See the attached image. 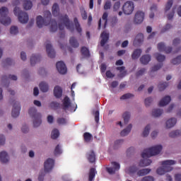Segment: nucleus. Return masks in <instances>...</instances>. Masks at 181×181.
Returning a JSON list of instances; mask_svg holds the SVG:
<instances>
[{"instance_id": "obj_1", "label": "nucleus", "mask_w": 181, "mask_h": 181, "mask_svg": "<svg viewBox=\"0 0 181 181\" xmlns=\"http://www.w3.org/2000/svg\"><path fill=\"white\" fill-rule=\"evenodd\" d=\"M162 145H157L144 149L143 153H141V158H143V159L139 162V166H149V165L152 163V160L148 158H151V156H156V155H159L162 151Z\"/></svg>"}, {"instance_id": "obj_2", "label": "nucleus", "mask_w": 181, "mask_h": 181, "mask_svg": "<svg viewBox=\"0 0 181 181\" xmlns=\"http://www.w3.org/2000/svg\"><path fill=\"white\" fill-rule=\"evenodd\" d=\"M50 26V32H56L57 30V22L52 19V13L49 11L44 12V18L42 16H37V25L40 29L43 26Z\"/></svg>"}, {"instance_id": "obj_3", "label": "nucleus", "mask_w": 181, "mask_h": 181, "mask_svg": "<svg viewBox=\"0 0 181 181\" xmlns=\"http://www.w3.org/2000/svg\"><path fill=\"white\" fill-rule=\"evenodd\" d=\"M64 26L70 30V32H74V25L73 22L70 21L69 16L67 14L59 16V37L60 39H64L66 33L64 32Z\"/></svg>"}, {"instance_id": "obj_4", "label": "nucleus", "mask_w": 181, "mask_h": 181, "mask_svg": "<svg viewBox=\"0 0 181 181\" xmlns=\"http://www.w3.org/2000/svg\"><path fill=\"white\" fill-rule=\"evenodd\" d=\"M176 161L173 160H167L161 162V165L163 167L158 168L156 170L158 175H165L166 172H172L173 170V168L172 165H175Z\"/></svg>"}, {"instance_id": "obj_5", "label": "nucleus", "mask_w": 181, "mask_h": 181, "mask_svg": "<svg viewBox=\"0 0 181 181\" xmlns=\"http://www.w3.org/2000/svg\"><path fill=\"white\" fill-rule=\"evenodd\" d=\"M29 115L33 118V125L35 128L40 126L42 124V115L37 112L36 107H30L28 111Z\"/></svg>"}, {"instance_id": "obj_6", "label": "nucleus", "mask_w": 181, "mask_h": 181, "mask_svg": "<svg viewBox=\"0 0 181 181\" xmlns=\"http://www.w3.org/2000/svg\"><path fill=\"white\" fill-rule=\"evenodd\" d=\"M9 13V10L6 7H1L0 8V22L4 26H8L11 22V18L8 16Z\"/></svg>"}, {"instance_id": "obj_7", "label": "nucleus", "mask_w": 181, "mask_h": 181, "mask_svg": "<svg viewBox=\"0 0 181 181\" xmlns=\"http://www.w3.org/2000/svg\"><path fill=\"white\" fill-rule=\"evenodd\" d=\"M13 12L16 16H18L21 23H28L29 21V15H28L26 12L22 11L19 7H15Z\"/></svg>"}, {"instance_id": "obj_8", "label": "nucleus", "mask_w": 181, "mask_h": 181, "mask_svg": "<svg viewBox=\"0 0 181 181\" xmlns=\"http://www.w3.org/2000/svg\"><path fill=\"white\" fill-rule=\"evenodd\" d=\"M134 9H135V6L134 2L131 1H127L122 6V11L124 15H132V12H134Z\"/></svg>"}, {"instance_id": "obj_9", "label": "nucleus", "mask_w": 181, "mask_h": 181, "mask_svg": "<svg viewBox=\"0 0 181 181\" xmlns=\"http://www.w3.org/2000/svg\"><path fill=\"white\" fill-rule=\"evenodd\" d=\"M13 110L11 111V115L13 118H17L21 114V104L18 102L13 100Z\"/></svg>"}, {"instance_id": "obj_10", "label": "nucleus", "mask_w": 181, "mask_h": 181, "mask_svg": "<svg viewBox=\"0 0 181 181\" xmlns=\"http://www.w3.org/2000/svg\"><path fill=\"white\" fill-rule=\"evenodd\" d=\"M111 165V167L106 168V170L109 175H115V172H118L121 166L119 165V163L117 162H112Z\"/></svg>"}, {"instance_id": "obj_11", "label": "nucleus", "mask_w": 181, "mask_h": 181, "mask_svg": "<svg viewBox=\"0 0 181 181\" xmlns=\"http://www.w3.org/2000/svg\"><path fill=\"white\" fill-rule=\"evenodd\" d=\"M53 168H54V160L53 158H47L44 163L45 172H52Z\"/></svg>"}, {"instance_id": "obj_12", "label": "nucleus", "mask_w": 181, "mask_h": 181, "mask_svg": "<svg viewBox=\"0 0 181 181\" xmlns=\"http://www.w3.org/2000/svg\"><path fill=\"white\" fill-rule=\"evenodd\" d=\"M144 19H145V13L142 11H137L134 16V22L136 25H139L142 22H144Z\"/></svg>"}, {"instance_id": "obj_13", "label": "nucleus", "mask_w": 181, "mask_h": 181, "mask_svg": "<svg viewBox=\"0 0 181 181\" xmlns=\"http://www.w3.org/2000/svg\"><path fill=\"white\" fill-rule=\"evenodd\" d=\"M56 67L59 74H66L67 73V67L64 62L62 61L57 62Z\"/></svg>"}, {"instance_id": "obj_14", "label": "nucleus", "mask_w": 181, "mask_h": 181, "mask_svg": "<svg viewBox=\"0 0 181 181\" xmlns=\"http://www.w3.org/2000/svg\"><path fill=\"white\" fill-rule=\"evenodd\" d=\"M108 23V13L105 12L102 16V19L100 18L98 22V29L100 30L101 29V23L103 25V29L107 28V23Z\"/></svg>"}, {"instance_id": "obj_15", "label": "nucleus", "mask_w": 181, "mask_h": 181, "mask_svg": "<svg viewBox=\"0 0 181 181\" xmlns=\"http://www.w3.org/2000/svg\"><path fill=\"white\" fill-rule=\"evenodd\" d=\"M157 47L158 52H165V53H166L167 54L171 53L173 49L172 47H166V45H165V43L163 42H159Z\"/></svg>"}, {"instance_id": "obj_16", "label": "nucleus", "mask_w": 181, "mask_h": 181, "mask_svg": "<svg viewBox=\"0 0 181 181\" xmlns=\"http://www.w3.org/2000/svg\"><path fill=\"white\" fill-rule=\"evenodd\" d=\"M46 50L48 57H50V59H54L56 57V52L54 51V49H53V46L50 44L46 45Z\"/></svg>"}, {"instance_id": "obj_17", "label": "nucleus", "mask_w": 181, "mask_h": 181, "mask_svg": "<svg viewBox=\"0 0 181 181\" xmlns=\"http://www.w3.org/2000/svg\"><path fill=\"white\" fill-rule=\"evenodd\" d=\"M100 37L102 38L100 41V46L104 47V46H105V43H107V42H108V39H110V34L103 31L100 35Z\"/></svg>"}, {"instance_id": "obj_18", "label": "nucleus", "mask_w": 181, "mask_h": 181, "mask_svg": "<svg viewBox=\"0 0 181 181\" xmlns=\"http://www.w3.org/2000/svg\"><path fill=\"white\" fill-rule=\"evenodd\" d=\"M86 158L90 163H94L95 162V153L94 151L90 150L86 153Z\"/></svg>"}, {"instance_id": "obj_19", "label": "nucleus", "mask_w": 181, "mask_h": 181, "mask_svg": "<svg viewBox=\"0 0 181 181\" xmlns=\"http://www.w3.org/2000/svg\"><path fill=\"white\" fill-rule=\"evenodd\" d=\"M9 80H13V81H16V80H18V76L10 74L8 76L4 75L1 78L2 83H8Z\"/></svg>"}, {"instance_id": "obj_20", "label": "nucleus", "mask_w": 181, "mask_h": 181, "mask_svg": "<svg viewBox=\"0 0 181 181\" xmlns=\"http://www.w3.org/2000/svg\"><path fill=\"white\" fill-rule=\"evenodd\" d=\"M171 100L172 98H170V96L169 95L165 96L162 100H160L158 103V106L165 107V105H168V104L170 103Z\"/></svg>"}, {"instance_id": "obj_21", "label": "nucleus", "mask_w": 181, "mask_h": 181, "mask_svg": "<svg viewBox=\"0 0 181 181\" xmlns=\"http://www.w3.org/2000/svg\"><path fill=\"white\" fill-rule=\"evenodd\" d=\"M142 42H144V34L139 33L134 39V46H139Z\"/></svg>"}, {"instance_id": "obj_22", "label": "nucleus", "mask_w": 181, "mask_h": 181, "mask_svg": "<svg viewBox=\"0 0 181 181\" xmlns=\"http://www.w3.org/2000/svg\"><path fill=\"white\" fill-rule=\"evenodd\" d=\"M0 160L2 163H8L9 162V156L6 151H1L0 153Z\"/></svg>"}, {"instance_id": "obj_23", "label": "nucleus", "mask_w": 181, "mask_h": 181, "mask_svg": "<svg viewBox=\"0 0 181 181\" xmlns=\"http://www.w3.org/2000/svg\"><path fill=\"white\" fill-rule=\"evenodd\" d=\"M54 95L56 98H60L63 95V90L60 86H55L54 88Z\"/></svg>"}, {"instance_id": "obj_24", "label": "nucleus", "mask_w": 181, "mask_h": 181, "mask_svg": "<svg viewBox=\"0 0 181 181\" xmlns=\"http://www.w3.org/2000/svg\"><path fill=\"white\" fill-rule=\"evenodd\" d=\"M176 122H177V119H176V118L172 117V118L169 119L166 122V128H168V129L173 128V127H175V125H176Z\"/></svg>"}, {"instance_id": "obj_25", "label": "nucleus", "mask_w": 181, "mask_h": 181, "mask_svg": "<svg viewBox=\"0 0 181 181\" xmlns=\"http://www.w3.org/2000/svg\"><path fill=\"white\" fill-rule=\"evenodd\" d=\"M71 107V102H70V98L66 96L63 100V110H69Z\"/></svg>"}, {"instance_id": "obj_26", "label": "nucleus", "mask_w": 181, "mask_h": 181, "mask_svg": "<svg viewBox=\"0 0 181 181\" xmlns=\"http://www.w3.org/2000/svg\"><path fill=\"white\" fill-rule=\"evenodd\" d=\"M81 53L85 59H88V57L90 56V49H88L87 47H82L81 48Z\"/></svg>"}, {"instance_id": "obj_27", "label": "nucleus", "mask_w": 181, "mask_h": 181, "mask_svg": "<svg viewBox=\"0 0 181 181\" xmlns=\"http://www.w3.org/2000/svg\"><path fill=\"white\" fill-rule=\"evenodd\" d=\"M40 90L42 93H47L49 91V84L47 83L42 81L39 84Z\"/></svg>"}, {"instance_id": "obj_28", "label": "nucleus", "mask_w": 181, "mask_h": 181, "mask_svg": "<svg viewBox=\"0 0 181 181\" xmlns=\"http://www.w3.org/2000/svg\"><path fill=\"white\" fill-rule=\"evenodd\" d=\"M40 55L39 54H33L30 57V64L31 66H35L37 62H40Z\"/></svg>"}, {"instance_id": "obj_29", "label": "nucleus", "mask_w": 181, "mask_h": 181, "mask_svg": "<svg viewBox=\"0 0 181 181\" xmlns=\"http://www.w3.org/2000/svg\"><path fill=\"white\" fill-rule=\"evenodd\" d=\"M74 23L75 25V29L79 33V35H81V32H83V29L81 28V25H80V23L78 22V19L77 17H75L74 19Z\"/></svg>"}, {"instance_id": "obj_30", "label": "nucleus", "mask_w": 181, "mask_h": 181, "mask_svg": "<svg viewBox=\"0 0 181 181\" xmlns=\"http://www.w3.org/2000/svg\"><path fill=\"white\" fill-rule=\"evenodd\" d=\"M140 62H141V64H148V63H149V62H151V55H149V54L143 55L140 58Z\"/></svg>"}, {"instance_id": "obj_31", "label": "nucleus", "mask_w": 181, "mask_h": 181, "mask_svg": "<svg viewBox=\"0 0 181 181\" xmlns=\"http://www.w3.org/2000/svg\"><path fill=\"white\" fill-rule=\"evenodd\" d=\"M60 12V8L59 7V4L57 3H55L52 6V15L53 16H59Z\"/></svg>"}, {"instance_id": "obj_32", "label": "nucleus", "mask_w": 181, "mask_h": 181, "mask_svg": "<svg viewBox=\"0 0 181 181\" xmlns=\"http://www.w3.org/2000/svg\"><path fill=\"white\" fill-rule=\"evenodd\" d=\"M69 45L72 47H74L75 49L78 47L80 46V43H78V41H77V39L74 37H71L69 40Z\"/></svg>"}, {"instance_id": "obj_33", "label": "nucleus", "mask_w": 181, "mask_h": 181, "mask_svg": "<svg viewBox=\"0 0 181 181\" xmlns=\"http://www.w3.org/2000/svg\"><path fill=\"white\" fill-rule=\"evenodd\" d=\"M116 70H118L120 73L118 75V77H120L121 78H122V77H125L127 74V71H125V66H117Z\"/></svg>"}, {"instance_id": "obj_34", "label": "nucleus", "mask_w": 181, "mask_h": 181, "mask_svg": "<svg viewBox=\"0 0 181 181\" xmlns=\"http://www.w3.org/2000/svg\"><path fill=\"white\" fill-rule=\"evenodd\" d=\"M141 54H142V49H136L132 53V59H133V60H136V59H139V56H141Z\"/></svg>"}, {"instance_id": "obj_35", "label": "nucleus", "mask_w": 181, "mask_h": 181, "mask_svg": "<svg viewBox=\"0 0 181 181\" xmlns=\"http://www.w3.org/2000/svg\"><path fill=\"white\" fill-rule=\"evenodd\" d=\"M131 129H132V124H129L127 128L123 129L121 132H120V135L121 136H127V135H128V134H129V132H131Z\"/></svg>"}, {"instance_id": "obj_36", "label": "nucleus", "mask_w": 181, "mask_h": 181, "mask_svg": "<svg viewBox=\"0 0 181 181\" xmlns=\"http://www.w3.org/2000/svg\"><path fill=\"white\" fill-rule=\"evenodd\" d=\"M32 6H33V4H32V1L30 0L24 1L23 8L25 11H29L30 9H32Z\"/></svg>"}, {"instance_id": "obj_37", "label": "nucleus", "mask_w": 181, "mask_h": 181, "mask_svg": "<svg viewBox=\"0 0 181 181\" xmlns=\"http://www.w3.org/2000/svg\"><path fill=\"white\" fill-rule=\"evenodd\" d=\"M93 134H91L89 132H85L83 134V140L84 142H86L87 144L90 143V141L93 139Z\"/></svg>"}, {"instance_id": "obj_38", "label": "nucleus", "mask_w": 181, "mask_h": 181, "mask_svg": "<svg viewBox=\"0 0 181 181\" xmlns=\"http://www.w3.org/2000/svg\"><path fill=\"white\" fill-rule=\"evenodd\" d=\"M150 11H151V13L149 14V18L150 19H153V18L155 16V13L154 12H156V11H158V6L155 4H153L151 7Z\"/></svg>"}, {"instance_id": "obj_39", "label": "nucleus", "mask_w": 181, "mask_h": 181, "mask_svg": "<svg viewBox=\"0 0 181 181\" xmlns=\"http://www.w3.org/2000/svg\"><path fill=\"white\" fill-rule=\"evenodd\" d=\"M151 173V169L149 168H145V169H141L139 170L137 172L138 176H145L146 175H148V173Z\"/></svg>"}, {"instance_id": "obj_40", "label": "nucleus", "mask_w": 181, "mask_h": 181, "mask_svg": "<svg viewBox=\"0 0 181 181\" xmlns=\"http://www.w3.org/2000/svg\"><path fill=\"white\" fill-rule=\"evenodd\" d=\"M163 114V110L160 109H154L152 111V115L153 117H155L156 118L158 117H160Z\"/></svg>"}, {"instance_id": "obj_41", "label": "nucleus", "mask_w": 181, "mask_h": 181, "mask_svg": "<svg viewBox=\"0 0 181 181\" xmlns=\"http://www.w3.org/2000/svg\"><path fill=\"white\" fill-rule=\"evenodd\" d=\"M156 59L158 62V63H162L165 62V59H166V57L165 55L160 54L159 53H156L155 54Z\"/></svg>"}, {"instance_id": "obj_42", "label": "nucleus", "mask_w": 181, "mask_h": 181, "mask_svg": "<svg viewBox=\"0 0 181 181\" xmlns=\"http://www.w3.org/2000/svg\"><path fill=\"white\" fill-rule=\"evenodd\" d=\"M59 135H60V132H59V130L57 129H54V130H52L51 133V138L52 139H57Z\"/></svg>"}, {"instance_id": "obj_43", "label": "nucleus", "mask_w": 181, "mask_h": 181, "mask_svg": "<svg viewBox=\"0 0 181 181\" xmlns=\"http://www.w3.org/2000/svg\"><path fill=\"white\" fill-rule=\"evenodd\" d=\"M95 177V168H91L89 172L88 180L93 181Z\"/></svg>"}, {"instance_id": "obj_44", "label": "nucleus", "mask_w": 181, "mask_h": 181, "mask_svg": "<svg viewBox=\"0 0 181 181\" xmlns=\"http://www.w3.org/2000/svg\"><path fill=\"white\" fill-rule=\"evenodd\" d=\"M123 118H124V124H128V122H129V119L131 118V114L128 112H125L123 114Z\"/></svg>"}, {"instance_id": "obj_45", "label": "nucleus", "mask_w": 181, "mask_h": 181, "mask_svg": "<svg viewBox=\"0 0 181 181\" xmlns=\"http://www.w3.org/2000/svg\"><path fill=\"white\" fill-rule=\"evenodd\" d=\"M149 131H151V125L148 124L146 126V127L144 129L142 136L146 138V136H148L149 135Z\"/></svg>"}, {"instance_id": "obj_46", "label": "nucleus", "mask_w": 181, "mask_h": 181, "mask_svg": "<svg viewBox=\"0 0 181 181\" xmlns=\"http://www.w3.org/2000/svg\"><path fill=\"white\" fill-rule=\"evenodd\" d=\"M179 135H180V130H175V131L171 132L169 134V136L170 138H176V136H179Z\"/></svg>"}, {"instance_id": "obj_47", "label": "nucleus", "mask_w": 181, "mask_h": 181, "mask_svg": "<svg viewBox=\"0 0 181 181\" xmlns=\"http://www.w3.org/2000/svg\"><path fill=\"white\" fill-rule=\"evenodd\" d=\"M173 5V0H168L167 4H165V12H168V11H169L172 8Z\"/></svg>"}, {"instance_id": "obj_48", "label": "nucleus", "mask_w": 181, "mask_h": 181, "mask_svg": "<svg viewBox=\"0 0 181 181\" xmlns=\"http://www.w3.org/2000/svg\"><path fill=\"white\" fill-rule=\"evenodd\" d=\"M168 86H169V83H168L167 82H163L161 83L158 85V88L160 91H163V90L166 89V87H168Z\"/></svg>"}, {"instance_id": "obj_49", "label": "nucleus", "mask_w": 181, "mask_h": 181, "mask_svg": "<svg viewBox=\"0 0 181 181\" xmlns=\"http://www.w3.org/2000/svg\"><path fill=\"white\" fill-rule=\"evenodd\" d=\"M49 107L52 110H57V108L60 107V103L57 102H52L49 105Z\"/></svg>"}, {"instance_id": "obj_50", "label": "nucleus", "mask_w": 181, "mask_h": 181, "mask_svg": "<svg viewBox=\"0 0 181 181\" xmlns=\"http://www.w3.org/2000/svg\"><path fill=\"white\" fill-rule=\"evenodd\" d=\"M175 11H176V7H173L172 11L167 15L168 21H172V19H173V16H175Z\"/></svg>"}, {"instance_id": "obj_51", "label": "nucleus", "mask_w": 181, "mask_h": 181, "mask_svg": "<svg viewBox=\"0 0 181 181\" xmlns=\"http://www.w3.org/2000/svg\"><path fill=\"white\" fill-rule=\"evenodd\" d=\"M10 33H11V35H18V33H19V30H18V27L11 26V28H10Z\"/></svg>"}, {"instance_id": "obj_52", "label": "nucleus", "mask_w": 181, "mask_h": 181, "mask_svg": "<svg viewBox=\"0 0 181 181\" xmlns=\"http://www.w3.org/2000/svg\"><path fill=\"white\" fill-rule=\"evenodd\" d=\"M162 66H163V64H158L156 65H154L152 68H151V73H153V71H158V70H160L162 68Z\"/></svg>"}, {"instance_id": "obj_53", "label": "nucleus", "mask_w": 181, "mask_h": 181, "mask_svg": "<svg viewBox=\"0 0 181 181\" xmlns=\"http://www.w3.org/2000/svg\"><path fill=\"white\" fill-rule=\"evenodd\" d=\"M181 62V55L177 56L176 58L173 59L171 62L173 64H180Z\"/></svg>"}, {"instance_id": "obj_54", "label": "nucleus", "mask_w": 181, "mask_h": 181, "mask_svg": "<svg viewBox=\"0 0 181 181\" xmlns=\"http://www.w3.org/2000/svg\"><path fill=\"white\" fill-rule=\"evenodd\" d=\"M81 15L83 21H86L87 19V11H86V9H84V8H81Z\"/></svg>"}, {"instance_id": "obj_55", "label": "nucleus", "mask_w": 181, "mask_h": 181, "mask_svg": "<svg viewBox=\"0 0 181 181\" xmlns=\"http://www.w3.org/2000/svg\"><path fill=\"white\" fill-rule=\"evenodd\" d=\"M54 153V155H61V153H62V148L60 147V145L58 144V145L55 147Z\"/></svg>"}, {"instance_id": "obj_56", "label": "nucleus", "mask_w": 181, "mask_h": 181, "mask_svg": "<svg viewBox=\"0 0 181 181\" xmlns=\"http://www.w3.org/2000/svg\"><path fill=\"white\" fill-rule=\"evenodd\" d=\"M132 97H134V94L126 93L121 96L120 100H128V98H132Z\"/></svg>"}, {"instance_id": "obj_57", "label": "nucleus", "mask_w": 181, "mask_h": 181, "mask_svg": "<svg viewBox=\"0 0 181 181\" xmlns=\"http://www.w3.org/2000/svg\"><path fill=\"white\" fill-rule=\"evenodd\" d=\"M137 171H138V168H136V166L135 165H133L129 168V173L130 175H132L133 173H136V172Z\"/></svg>"}, {"instance_id": "obj_58", "label": "nucleus", "mask_w": 181, "mask_h": 181, "mask_svg": "<svg viewBox=\"0 0 181 181\" xmlns=\"http://www.w3.org/2000/svg\"><path fill=\"white\" fill-rule=\"evenodd\" d=\"M4 66H12L13 61L11 58H7L3 62Z\"/></svg>"}, {"instance_id": "obj_59", "label": "nucleus", "mask_w": 181, "mask_h": 181, "mask_svg": "<svg viewBox=\"0 0 181 181\" xmlns=\"http://www.w3.org/2000/svg\"><path fill=\"white\" fill-rule=\"evenodd\" d=\"M120 7H121V1L115 2L113 6L114 12H117V11H118V9H119Z\"/></svg>"}, {"instance_id": "obj_60", "label": "nucleus", "mask_w": 181, "mask_h": 181, "mask_svg": "<svg viewBox=\"0 0 181 181\" xmlns=\"http://www.w3.org/2000/svg\"><path fill=\"white\" fill-rule=\"evenodd\" d=\"M57 124H59V125H64L65 124H66V119H64L63 117L58 118L57 119Z\"/></svg>"}, {"instance_id": "obj_61", "label": "nucleus", "mask_w": 181, "mask_h": 181, "mask_svg": "<svg viewBox=\"0 0 181 181\" xmlns=\"http://www.w3.org/2000/svg\"><path fill=\"white\" fill-rule=\"evenodd\" d=\"M153 101V100L152 99V98H147L146 99H145L144 103L146 107H149V105H151Z\"/></svg>"}, {"instance_id": "obj_62", "label": "nucleus", "mask_w": 181, "mask_h": 181, "mask_svg": "<svg viewBox=\"0 0 181 181\" xmlns=\"http://www.w3.org/2000/svg\"><path fill=\"white\" fill-rule=\"evenodd\" d=\"M145 71H146V69L145 68H142L141 69L139 70L136 74V77H139V76H143Z\"/></svg>"}, {"instance_id": "obj_63", "label": "nucleus", "mask_w": 181, "mask_h": 181, "mask_svg": "<svg viewBox=\"0 0 181 181\" xmlns=\"http://www.w3.org/2000/svg\"><path fill=\"white\" fill-rule=\"evenodd\" d=\"M104 9L105 11H107V9H111V1H107L105 2V4L104 5Z\"/></svg>"}, {"instance_id": "obj_64", "label": "nucleus", "mask_w": 181, "mask_h": 181, "mask_svg": "<svg viewBox=\"0 0 181 181\" xmlns=\"http://www.w3.org/2000/svg\"><path fill=\"white\" fill-rule=\"evenodd\" d=\"M153 177L152 176H146L142 178L141 181H154Z\"/></svg>"}]
</instances>
